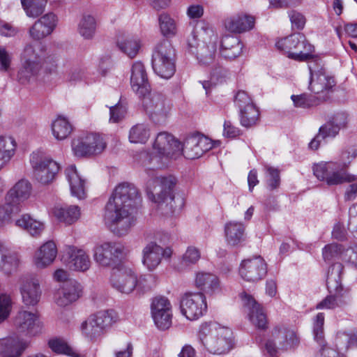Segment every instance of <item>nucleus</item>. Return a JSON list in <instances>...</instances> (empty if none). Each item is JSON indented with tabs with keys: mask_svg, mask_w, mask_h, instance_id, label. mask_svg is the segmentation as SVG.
<instances>
[{
	"mask_svg": "<svg viewBox=\"0 0 357 357\" xmlns=\"http://www.w3.org/2000/svg\"><path fill=\"white\" fill-rule=\"evenodd\" d=\"M137 197V188L132 183H122L115 188L105 206L104 221L116 235H126L134 225L130 209Z\"/></svg>",
	"mask_w": 357,
	"mask_h": 357,
	"instance_id": "nucleus-1",
	"label": "nucleus"
},
{
	"mask_svg": "<svg viewBox=\"0 0 357 357\" xmlns=\"http://www.w3.org/2000/svg\"><path fill=\"white\" fill-rule=\"evenodd\" d=\"M198 339L209 353L215 355L227 354L234 347L232 331L217 322L202 323L199 328Z\"/></svg>",
	"mask_w": 357,
	"mask_h": 357,
	"instance_id": "nucleus-2",
	"label": "nucleus"
},
{
	"mask_svg": "<svg viewBox=\"0 0 357 357\" xmlns=\"http://www.w3.org/2000/svg\"><path fill=\"white\" fill-rule=\"evenodd\" d=\"M218 36L213 29L204 26L188 38V46L196 54L199 62L209 66L215 62L217 50Z\"/></svg>",
	"mask_w": 357,
	"mask_h": 357,
	"instance_id": "nucleus-3",
	"label": "nucleus"
},
{
	"mask_svg": "<svg viewBox=\"0 0 357 357\" xmlns=\"http://www.w3.org/2000/svg\"><path fill=\"white\" fill-rule=\"evenodd\" d=\"M343 266L340 263H335L330 268L327 278V288L330 295L316 305L317 310H330L340 307L347 303L346 294L347 290L344 289L341 284V274Z\"/></svg>",
	"mask_w": 357,
	"mask_h": 357,
	"instance_id": "nucleus-4",
	"label": "nucleus"
},
{
	"mask_svg": "<svg viewBox=\"0 0 357 357\" xmlns=\"http://www.w3.org/2000/svg\"><path fill=\"white\" fill-rule=\"evenodd\" d=\"M45 50L40 44H27L21 54V67L17 78L22 84L34 79L42 68Z\"/></svg>",
	"mask_w": 357,
	"mask_h": 357,
	"instance_id": "nucleus-5",
	"label": "nucleus"
},
{
	"mask_svg": "<svg viewBox=\"0 0 357 357\" xmlns=\"http://www.w3.org/2000/svg\"><path fill=\"white\" fill-rule=\"evenodd\" d=\"M152 65L155 73L160 77L169 79L175 73V50L171 43L162 40L158 43L152 56Z\"/></svg>",
	"mask_w": 357,
	"mask_h": 357,
	"instance_id": "nucleus-6",
	"label": "nucleus"
},
{
	"mask_svg": "<svg viewBox=\"0 0 357 357\" xmlns=\"http://www.w3.org/2000/svg\"><path fill=\"white\" fill-rule=\"evenodd\" d=\"M146 281V276L142 275L137 277V273L130 268L121 266L114 269L111 275L112 286L118 291L129 294L135 289L144 290L148 289L146 285H142Z\"/></svg>",
	"mask_w": 357,
	"mask_h": 357,
	"instance_id": "nucleus-7",
	"label": "nucleus"
},
{
	"mask_svg": "<svg viewBox=\"0 0 357 357\" xmlns=\"http://www.w3.org/2000/svg\"><path fill=\"white\" fill-rule=\"evenodd\" d=\"M34 177L40 183L48 185L53 182L59 171V165L45 153L37 151L30 156Z\"/></svg>",
	"mask_w": 357,
	"mask_h": 357,
	"instance_id": "nucleus-8",
	"label": "nucleus"
},
{
	"mask_svg": "<svg viewBox=\"0 0 357 357\" xmlns=\"http://www.w3.org/2000/svg\"><path fill=\"white\" fill-rule=\"evenodd\" d=\"M175 184L176 179L172 176H156L147 181V189L153 202L161 205L165 203L167 205L170 204L172 208L174 198L173 188Z\"/></svg>",
	"mask_w": 357,
	"mask_h": 357,
	"instance_id": "nucleus-9",
	"label": "nucleus"
},
{
	"mask_svg": "<svg viewBox=\"0 0 357 357\" xmlns=\"http://www.w3.org/2000/svg\"><path fill=\"white\" fill-rule=\"evenodd\" d=\"M142 105L150 119L156 123H163L171 111L169 101L161 93H148L142 96Z\"/></svg>",
	"mask_w": 357,
	"mask_h": 357,
	"instance_id": "nucleus-10",
	"label": "nucleus"
},
{
	"mask_svg": "<svg viewBox=\"0 0 357 357\" xmlns=\"http://www.w3.org/2000/svg\"><path fill=\"white\" fill-rule=\"evenodd\" d=\"M106 148L103 137L97 133H88L74 139L72 149L77 157H89L101 153Z\"/></svg>",
	"mask_w": 357,
	"mask_h": 357,
	"instance_id": "nucleus-11",
	"label": "nucleus"
},
{
	"mask_svg": "<svg viewBox=\"0 0 357 357\" xmlns=\"http://www.w3.org/2000/svg\"><path fill=\"white\" fill-rule=\"evenodd\" d=\"M319 66L317 63H310L308 65L311 75L310 89L318 96L316 97L320 101H324L328 98V93L335 86V80L323 68L319 69Z\"/></svg>",
	"mask_w": 357,
	"mask_h": 357,
	"instance_id": "nucleus-12",
	"label": "nucleus"
},
{
	"mask_svg": "<svg viewBox=\"0 0 357 357\" xmlns=\"http://www.w3.org/2000/svg\"><path fill=\"white\" fill-rule=\"evenodd\" d=\"M153 154L161 159H176L181 155L180 142L170 133H158L153 143Z\"/></svg>",
	"mask_w": 357,
	"mask_h": 357,
	"instance_id": "nucleus-13",
	"label": "nucleus"
},
{
	"mask_svg": "<svg viewBox=\"0 0 357 357\" xmlns=\"http://www.w3.org/2000/svg\"><path fill=\"white\" fill-rule=\"evenodd\" d=\"M215 146V142L207 137L196 133L186 137L181 146V154L187 159L194 160L202 157Z\"/></svg>",
	"mask_w": 357,
	"mask_h": 357,
	"instance_id": "nucleus-14",
	"label": "nucleus"
},
{
	"mask_svg": "<svg viewBox=\"0 0 357 357\" xmlns=\"http://www.w3.org/2000/svg\"><path fill=\"white\" fill-rule=\"evenodd\" d=\"M13 326L16 332L25 336L32 337L40 333L43 324L38 315L27 310H20L13 319Z\"/></svg>",
	"mask_w": 357,
	"mask_h": 357,
	"instance_id": "nucleus-15",
	"label": "nucleus"
},
{
	"mask_svg": "<svg viewBox=\"0 0 357 357\" xmlns=\"http://www.w3.org/2000/svg\"><path fill=\"white\" fill-rule=\"evenodd\" d=\"M182 314L189 320H197L207 310L206 296L202 293L185 294L181 301Z\"/></svg>",
	"mask_w": 357,
	"mask_h": 357,
	"instance_id": "nucleus-16",
	"label": "nucleus"
},
{
	"mask_svg": "<svg viewBox=\"0 0 357 357\" xmlns=\"http://www.w3.org/2000/svg\"><path fill=\"white\" fill-rule=\"evenodd\" d=\"M172 255L171 248H164L155 242L151 241L142 250V263L149 271L153 272L161 264L163 258L169 259Z\"/></svg>",
	"mask_w": 357,
	"mask_h": 357,
	"instance_id": "nucleus-17",
	"label": "nucleus"
},
{
	"mask_svg": "<svg viewBox=\"0 0 357 357\" xmlns=\"http://www.w3.org/2000/svg\"><path fill=\"white\" fill-rule=\"evenodd\" d=\"M267 273V265L261 256L248 258L241 261L239 274L242 279L249 282L262 280Z\"/></svg>",
	"mask_w": 357,
	"mask_h": 357,
	"instance_id": "nucleus-18",
	"label": "nucleus"
},
{
	"mask_svg": "<svg viewBox=\"0 0 357 357\" xmlns=\"http://www.w3.org/2000/svg\"><path fill=\"white\" fill-rule=\"evenodd\" d=\"M124 246L119 243L103 242L94 247L93 259L100 266H109L124 253Z\"/></svg>",
	"mask_w": 357,
	"mask_h": 357,
	"instance_id": "nucleus-19",
	"label": "nucleus"
},
{
	"mask_svg": "<svg viewBox=\"0 0 357 357\" xmlns=\"http://www.w3.org/2000/svg\"><path fill=\"white\" fill-rule=\"evenodd\" d=\"M82 294V287L76 280H68L54 293V303L59 307H66L77 301Z\"/></svg>",
	"mask_w": 357,
	"mask_h": 357,
	"instance_id": "nucleus-20",
	"label": "nucleus"
},
{
	"mask_svg": "<svg viewBox=\"0 0 357 357\" xmlns=\"http://www.w3.org/2000/svg\"><path fill=\"white\" fill-rule=\"evenodd\" d=\"M240 297L251 323L258 328H266L268 324L267 318L261 305L252 296L245 292L242 293Z\"/></svg>",
	"mask_w": 357,
	"mask_h": 357,
	"instance_id": "nucleus-21",
	"label": "nucleus"
},
{
	"mask_svg": "<svg viewBox=\"0 0 357 357\" xmlns=\"http://www.w3.org/2000/svg\"><path fill=\"white\" fill-rule=\"evenodd\" d=\"M63 261L73 271L84 272L91 266V261L86 252L74 246L66 248Z\"/></svg>",
	"mask_w": 357,
	"mask_h": 357,
	"instance_id": "nucleus-22",
	"label": "nucleus"
},
{
	"mask_svg": "<svg viewBox=\"0 0 357 357\" xmlns=\"http://www.w3.org/2000/svg\"><path fill=\"white\" fill-rule=\"evenodd\" d=\"M20 293L22 302L26 306L36 305L41 296L40 280L34 275H29L21 279Z\"/></svg>",
	"mask_w": 357,
	"mask_h": 357,
	"instance_id": "nucleus-23",
	"label": "nucleus"
},
{
	"mask_svg": "<svg viewBox=\"0 0 357 357\" xmlns=\"http://www.w3.org/2000/svg\"><path fill=\"white\" fill-rule=\"evenodd\" d=\"M130 85L132 91L139 96H144L150 92L144 65L140 61L135 62L131 68Z\"/></svg>",
	"mask_w": 357,
	"mask_h": 357,
	"instance_id": "nucleus-24",
	"label": "nucleus"
},
{
	"mask_svg": "<svg viewBox=\"0 0 357 357\" xmlns=\"http://www.w3.org/2000/svg\"><path fill=\"white\" fill-rule=\"evenodd\" d=\"M57 23L56 16L49 13L36 21L29 31L30 37L34 40H40L50 35Z\"/></svg>",
	"mask_w": 357,
	"mask_h": 357,
	"instance_id": "nucleus-25",
	"label": "nucleus"
},
{
	"mask_svg": "<svg viewBox=\"0 0 357 357\" xmlns=\"http://www.w3.org/2000/svg\"><path fill=\"white\" fill-rule=\"evenodd\" d=\"M272 337L275 338L278 344V349L287 351L294 349L299 343L296 332L284 326H276L272 331Z\"/></svg>",
	"mask_w": 357,
	"mask_h": 357,
	"instance_id": "nucleus-26",
	"label": "nucleus"
},
{
	"mask_svg": "<svg viewBox=\"0 0 357 357\" xmlns=\"http://www.w3.org/2000/svg\"><path fill=\"white\" fill-rule=\"evenodd\" d=\"M57 255V248L53 241L43 243L34 253L33 263L38 268H45L51 265Z\"/></svg>",
	"mask_w": 357,
	"mask_h": 357,
	"instance_id": "nucleus-27",
	"label": "nucleus"
},
{
	"mask_svg": "<svg viewBox=\"0 0 357 357\" xmlns=\"http://www.w3.org/2000/svg\"><path fill=\"white\" fill-rule=\"evenodd\" d=\"M29 347V342L18 337L10 336L0 339L1 357H20Z\"/></svg>",
	"mask_w": 357,
	"mask_h": 357,
	"instance_id": "nucleus-28",
	"label": "nucleus"
},
{
	"mask_svg": "<svg viewBox=\"0 0 357 357\" xmlns=\"http://www.w3.org/2000/svg\"><path fill=\"white\" fill-rule=\"evenodd\" d=\"M20 264V256L0 243V273L9 276L17 271Z\"/></svg>",
	"mask_w": 357,
	"mask_h": 357,
	"instance_id": "nucleus-29",
	"label": "nucleus"
},
{
	"mask_svg": "<svg viewBox=\"0 0 357 357\" xmlns=\"http://www.w3.org/2000/svg\"><path fill=\"white\" fill-rule=\"evenodd\" d=\"M32 190V185L27 179H20L7 192L6 200L20 206L21 202L30 198Z\"/></svg>",
	"mask_w": 357,
	"mask_h": 357,
	"instance_id": "nucleus-30",
	"label": "nucleus"
},
{
	"mask_svg": "<svg viewBox=\"0 0 357 357\" xmlns=\"http://www.w3.org/2000/svg\"><path fill=\"white\" fill-rule=\"evenodd\" d=\"M65 175L69 183L71 194L79 199L86 197L85 180L79 174L75 165H70L65 169Z\"/></svg>",
	"mask_w": 357,
	"mask_h": 357,
	"instance_id": "nucleus-31",
	"label": "nucleus"
},
{
	"mask_svg": "<svg viewBox=\"0 0 357 357\" xmlns=\"http://www.w3.org/2000/svg\"><path fill=\"white\" fill-rule=\"evenodd\" d=\"M65 175L69 183L71 194L79 199L86 197L85 180L79 174L75 165H70L65 169Z\"/></svg>",
	"mask_w": 357,
	"mask_h": 357,
	"instance_id": "nucleus-32",
	"label": "nucleus"
},
{
	"mask_svg": "<svg viewBox=\"0 0 357 357\" xmlns=\"http://www.w3.org/2000/svg\"><path fill=\"white\" fill-rule=\"evenodd\" d=\"M15 225L33 237L40 236L45 228L43 222L33 218L28 213L23 214L16 219Z\"/></svg>",
	"mask_w": 357,
	"mask_h": 357,
	"instance_id": "nucleus-33",
	"label": "nucleus"
},
{
	"mask_svg": "<svg viewBox=\"0 0 357 357\" xmlns=\"http://www.w3.org/2000/svg\"><path fill=\"white\" fill-rule=\"evenodd\" d=\"M225 27L234 33H242L250 31L254 27L255 18L252 16L241 13L225 20Z\"/></svg>",
	"mask_w": 357,
	"mask_h": 357,
	"instance_id": "nucleus-34",
	"label": "nucleus"
},
{
	"mask_svg": "<svg viewBox=\"0 0 357 357\" xmlns=\"http://www.w3.org/2000/svg\"><path fill=\"white\" fill-rule=\"evenodd\" d=\"M52 213L59 222L70 225L79 219L81 210L76 205H58L53 208Z\"/></svg>",
	"mask_w": 357,
	"mask_h": 357,
	"instance_id": "nucleus-35",
	"label": "nucleus"
},
{
	"mask_svg": "<svg viewBox=\"0 0 357 357\" xmlns=\"http://www.w3.org/2000/svg\"><path fill=\"white\" fill-rule=\"evenodd\" d=\"M245 225L236 221H229L225 224V234L227 244L235 247L241 244L245 239Z\"/></svg>",
	"mask_w": 357,
	"mask_h": 357,
	"instance_id": "nucleus-36",
	"label": "nucleus"
},
{
	"mask_svg": "<svg viewBox=\"0 0 357 357\" xmlns=\"http://www.w3.org/2000/svg\"><path fill=\"white\" fill-rule=\"evenodd\" d=\"M243 45L239 38L233 36H225L221 41V54L226 59H233L238 56Z\"/></svg>",
	"mask_w": 357,
	"mask_h": 357,
	"instance_id": "nucleus-37",
	"label": "nucleus"
},
{
	"mask_svg": "<svg viewBox=\"0 0 357 357\" xmlns=\"http://www.w3.org/2000/svg\"><path fill=\"white\" fill-rule=\"evenodd\" d=\"M298 47L295 52L292 54V59L296 61H305L310 59H314L310 63H317V57L314 56V47L306 39L303 34H301Z\"/></svg>",
	"mask_w": 357,
	"mask_h": 357,
	"instance_id": "nucleus-38",
	"label": "nucleus"
},
{
	"mask_svg": "<svg viewBox=\"0 0 357 357\" xmlns=\"http://www.w3.org/2000/svg\"><path fill=\"white\" fill-rule=\"evenodd\" d=\"M51 129L54 137L56 140L61 141L71 135L73 131V126L67 118L58 116L52 122Z\"/></svg>",
	"mask_w": 357,
	"mask_h": 357,
	"instance_id": "nucleus-39",
	"label": "nucleus"
},
{
	"mask_svg": "<svg viewBox=\"0 0 357 357\" xmlns=\"http://www.w3.org/2000/svg\"><path fill=\"white\" fill-rule=\"evenodd\" d=\"M346 162H342V165H338L334 162V169L330 172L327 179V184L329 185H340L344 183H350L356 179L355 175L349 174L345 169Z\"/></svg>",
	"mask_w": 357,
	"mask_h": 357,
	"instance_id": "nucleus-40",
	"label": "nucleus"
},
{
	"mask_svg": "<svg viewBox=\"0 0 357 357\" xmlns=\"http://www.w3.org/2000/svg\"><path fill=\"white\" fill-rule=\"evenodd\" d=\"M16 149L17 143L13 138L0 136V170L14 156Z\"/></svg>",
	"mask_w": 357,
	"mask_h": 357,
	"instance_id": "nucleus-41",
	"label": "nucleus"
},
{
	"mask_svg": "<svg viewBox=\"0 0 357 357\" xmlns=\"http://www.w3.org/2000/svg\"><path fill=\"white\" fill-rule=\"evenodd\" d=\"M117 47L128 56L134 58L139 51L141 41L136 37L127 36L117 40Z\"/></svg>",
	"mask_w": 357,
	"mask_h": 357,
	"instance_id": "nucleus-42",
	"label": "nucleus"
},
{
	"mask_svg": "<svg viewBox=\"0 0 357 357\" xmlns=\"http://www.w3.org/2000/svg\"><path fill=\"white\" fill-rule=\"evenodd\" d=\"M195 283L197 287L206 292H215L220 288L219 280L215 275L208 273H199L196 275Z\"/></svg>",
	"mask_w": 357,
	"mask_h": 357,
	"instance_id": "nucleus-43",
	"label": "nucleus"
},
{
	"mask_svg": "<svg viewBox=\"0 0 357 357\" xmlns=\"http://www.w3.org/2000/svg\"><path fill=\"white\" fill-rule=\"evenodd\" d=\"M301 34L300 33L291 34L279 40L275 44L277 48L283 51L288 58L292 59V54L297 49Z\"/></svg>",
	"mask_w": 357,
	"mask_h": 357,
	"instance_id": "nucleus-44",
	"label": "nucleus"
},
{
	"mask_svg": "<svg viewBox=\"0 0 357 357\" xmlns=\"http://www.w3.org/2000/svg\"><path fill=\"white\" fill-rule=\"evenodd\" d=\"M20 211V206L6 200L5 204L0 206V228L9 224L13 217L18 214Z\"/></svg>",
	"mask_w": 357,
	"mask_h": 357,
	"instance_id": "nucleus-45",
	"label": "nucleus"
},
{
	"mask_svg": "<svg viewBox=\"0 0 357 357\" xmlns=\"http://www.w3.org/2000/svg\"><path fill=\"white\" fill-rule=\"evenodd\" d=\"M96 20L91 15H84L78 24V32L85 39L93 37L96 30Z\"/></svg>",
	"mask_w": 357,
	"mask_h": 357,
	"instance_id": "nucleus-46",
	"label": "nucleus"
},
{
	"mask_svg": "<svg viewBox=\"0 0 357 357\" xmlns=\"http://www.w3.org/2000/svg\"><path fill=\"white\" fill-rule=\"evenodd\" d=\"M337 349L347 351L350 348L357 347V332L347 333L339 332L335 337Z\"/></svg>",
	"mask_w": 357,
	"mask_h": 357,
	"instance_id": "nucleus-47",
	"label": "nucleus"
},
{
	"mask_svg": "<svg viewBox=\"0 0 357 357\" xmlns=\"http://www.w3.org/2000/svg\"><path fill=\"white\" fill-rule=\"evenodd\" d=\"M150 137V130L146 124L137 123L129 131V141L135 144H144Z\"/></svg>",
	"mask_w": 357,
	"mask_h": 357,
	"instance_id": "nucleus-48",
	"label": "nucleus"
},
{
	"mask_svg": "<svg viewBox=\"0 0 357 357\" xmlns=\"http://www.w3.org/2000/svg\"><path fill=\"white\" fill-rule=\"evenodd\" d=\"M22 7L29 17H37L45 11L46 0H21Z\"/></svg>",
	"mask_w": 357,
	"mask_h": 357,
	"instance_id": "nucleus-49",
	"label": "nucleus"
},
{
	"mask_svg": "<svg viewBox=\"0 0 357 357\" xmlns=\"http://www.w3.org/2000/svg\"><path fill=\"white\" fill-rule=\"evenodd\" d=\"M241 123L243 126L249 128L256 124L259 112L255 105L240 109Z\"/></svg>",
	"mask_w": 357,
	"mask_h": 357,
	"instance_id": "nucleus-50",
	"label": "nucleus"
},
{
	"mask_svg": "<svg viewBox=\"0 0 357 357\" xmlns=\"http://www.w3.org/2000/svg\"><path fill=\"white\" fill-rule=\"evenodd\" d=\"M160 30L165 37H172L176 33V25L174 20L167 13H161L158 17Z\"/></svg>",
	"mask_w": 357,
	"mask_h": 357,
	"instance_id": "nucleus-51",
	"label": "nucleus"
},
{
	"mask_svg": "<svg viewBox=\"0 0 357 357\" xmlns=\"http://www.w3.org/2000/svg\"><path fill=\"white\" fill-rule=\"evenodd\" d=\"M80 329L82 335L90 340H95L103 334L100 327L98 326L95 319H93L91 316L82 322Z\"/></svg>",
	"mask_w": 357,
	"mask_h": 357,
	"instance_id": "nucleus-52",
	"label": "nucleus"
},
{
	"mask_svg": "<svg viewBox=\"0 0 357 357\" xmlns=\"http://www.w3.org/2000/svg\"><path fill=\"white\" fill-rule=\"evenodd\" d=\"M324 314L318 313L313 321V335L314 340L320 345L321 348L326 347L324 332Z\"/></svg>",
	"mask_w": 357,
	"mask_h": 357,
	"instance_id": "nucleus-53",
	"label": "nucleus"
},
{
	"mask_svg": "<svg viewBox=\"0 0 357 357\" xmlns=\"http://www.w3.org/2000/svg\"><path fill=\"white\" fill-rule=\"evenodd\" d=\"M101 330L110 327L115 322V313L112 310L100 311L96 314L91 315Z\"/></svg>",
	"mask_w": 357,
	"mask_h": 357,
	"instance_id": "nucleus-54",
	"label": "nucleus"
},
{
	"mask_svg": "<svg viewBox=\"0 0 357 357\" xmlns=\"http://www.w3.org/2000/svg\"><path fill=\"white\" fill-rule=\"evenodd\" d=\"M291 99L294 102L295 107L301 108H308L316 106L321 102L315 96L306 93L292 95Z\"/></svg>",
	"mask_w": 357,
	"mask_h": 357,
	"instance_id": "nucleus-55",
	"label": "nucleus"
},
{
	"mask_svg": "<svg viewBox=\"0 0 357 357\" xmlns=\"http://www.w3.org/2000/svg\"><path fill=\"white\" fill-rule=\"evenodd\" d=\"M50 348L55 353L66 354L72 357H78V354L64 340L52 339L48 342Z\"/></svg>",
	"mask_w": 357,
	"mask_h": 357,
	"instance_id": "nucleus-56",
	"label": "nucleus"
},
{
	"mask_svg": "<svg viewBox=\"0 0 357 357\" xmlns=\"http://www.w3.org/2000/svg\"><path fill=\"white\" fill-rule=\"evenodd\" d=\"M151 308L152 315L172 312V305L169 301L164 296L154 298L152 301Z\"/></svg>",
	"mask_w": 357,
	"mask_h": 357,
	"instance_id": "nucleus-57",
	"label": "nucleus"
},
{
	"mask_svg": "<svg viewBox=\"0 0 357 357\" xmlns=\"http://www.w3.org/2000/svg\"><path fill=\"white\" fill-rule=\"evenodd\" d=\"M334 169L333 162H320L314 165L313 167V172L314 176L321 181L327 183L330 172Z\"/></svg>",
	"mask_w": 357,
	"mask_h": 357,
	"instance_id": "nucleus-58",
	"label": "nucleus"
},
{
	"mask_svg": "<svg viewBox=\"0 0 357 357\" xmlns=\"http://www.w3.org/2000/svg\"><path fill=\"white\" fill-rule=\"evenodd\" d=\"M227 71L223 68L218 66L213 69L211 72V77L210 81H204L202 82L203 88L208 93L213 85L216 84L217 82H221V79L226 76Z\"/></svg>",
	"mask_w": 357,
	"mask_h": 357,
	"instance_id": "nucleus-59",
	"label": "nucleus"
},
{
	"mask_svg": "<svg viewBox=\"0 0 357 357\" xmlns=\"http://www.w3.org/2000/svg\"><path fill=\"white\" fill-rule=\"evenodd\" d=\"M266 178L268 187L271 190L278 188L280 183V172L278 169L272 167L266 166Z\"/></svg>",
	"mask_w": 357,
	"mask_h": 357,
	"instance_id": "nucleus-60",
	"label": "nucleus"
},
{
	"mask_svg": "<svg viewBox=\"0 0 357 357\" xmlns=\"http://www.w3.org/2000/svg\"><path fill=\"white\" fill-rule=\"evenodd\" d=\"M200 257V252L197 248L188 247L182 257L181 263L185 266L195 264L199 260Z\"/></svg>",
	"mask_w": 357,
	"mask_h": 357,
	"instance_id": "nucleus-61",
	"label": "nucleus"
},
{
	"mask_svg": "<svg viewBox=\"0 0 357 357\" xmlns=\"http://www.w3.org/2000/svg\"><path fill=\"white\" fill-rule=\"evenodd\" d=\"M12 310V301L9 296H0V324L9 317Z\"/></svg>",
	"mask_w": 357,
	"mask_h": 357,
	"instance_id": "nucleus-62",
	"label": "nucleus"
},
{
	"mask_svg": "<svg viewBox=\"0 0 357 357\" xmlns=\"http://www.w3.org/2000/svg\"><path fill=\"white\" fill-rule=\"evenodd\" d=\"M155 324L160 330H166L172 325V313L158 314L152 315Z\"/></svg>",
	"mask_w": 357,
	"mask_h": 357,
	"instance_id": "nucleus-63",
	"label": "nucleus"
},
{
	"mask_svg": "<svg viewBox=\"0 0 357 357\" xmlns=\"http://www.w3.org/2000/svg\"><path fill=\"white\" fill-rule=\"evenodd\" d=\"M342 253L341 246L338 244H329L323 249V257L325 261H331L339 255H341L342 259Z\"/></svg>",
	"mask_w": 357,
	"mask_h": 357,
	"instance_id": "nucleus-64",
	"label": "nucleus"
}]
</instances>
